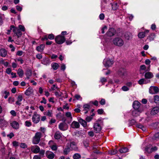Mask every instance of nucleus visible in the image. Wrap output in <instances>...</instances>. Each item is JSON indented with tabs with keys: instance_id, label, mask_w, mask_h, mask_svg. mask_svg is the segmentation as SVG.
I'll return each instance as SVG.
<instances>
[{
	"instance_id": "nucleus-1",
	"label": "nucleus",
	"mask_w": 159,
	"mask_h": 159,
	"mask_svg": "<svg viewBox=\"0 0 159 159\" xmlns=\"http://www.w3.org/2000/svg\"><path fill=\"white\" fill-rule=\"evenodd\" d=\"M42 134L40 132H36L33 139L32 143L34 144H37L39 143L40 138L42 137Z\"/></svg>"
},
{
	"instance_id": "nucleus-2",
	"label": "nucleus",
	"mask_w": 159,
	"mask_h": 159,
	"mask_svg": "<svg viewBox=\"0 0 159 159\" xmlns=\"http://www.w3.org/2000/svg\"><path fill=\"white\" fill-rule=\"evenodd\" d=\"M113 43L114 45L119 47L123 45L124 42L123 40L120 37H116L113 40Z\"/></svg>"
},
{
	"instance_id": "nucleus-3",
	"label": "nucleus",
	"mask_w": 159,
	"mask_h": 159,
	"mask_svg": "<svg viewBox=\"0 0 159 159\" xmlns=\"http://www.w3.org/2000/svg\"><path fill=\"white\" fill-rule=\"evenodd\" d=\"M141 104L137 101H134L133 104V107L135 110H138L139 112H142L143 110L140 107Z\"/></svg>"
},
{
	"instance_id": "nucleus-4",
	"label": "nucleus",
	"mask_w": 159,
	"mask_h": 159,
	"mask_svg": "<svg viewBox=\"0 0 159 159\" xmlns=\"http://www.w3.org/2000/svg\"><path fill=\"white\" fill-rule=\"evenodd\" d=\"M65 40V37L60 35L57 36L55 39V41L56 43L59 44H61L64 43Z\"/></svg>"
},
{
	"instance_id": "nucleus-5",
	"label": "nucleus",
	"mask_w": 159,
	"mask_h": 159,
	"mask_svg": "<svg viewBox=\"0 0 159 159\" xmlns=\"http://www.w3.org/2000/svg\"><path fill=\"white\" fill-rule=\"evenodd\" d=\"M113 63V61L108 58L104 59L103 61V64L106 67H109L111 66Z\"/></svg>"
},
{
	"instance_id": "nucleus-6",
	"label": "nucleus",
	"mask_w": 159,
	"mask_h": 159,
	"mask_svg": "<svg viewBox=\"0 0 159 159\" xmlns=\"http://www.w3.org/2000/svg\"><path fill=\"white\" fill-rule=\"evenodd\" d=\"M40 119V116L36 113H34L32 118L33 122L35 124H37L39 122Z\"/></svg>"
},
{
	"instance_id": "nucleus-7",
	"label": "nucleus",
	"mask_w": 159,
	"mask_h": 159,
	"mask_svg": "<svg viewBox=\"0 0 159 159\" xmlns=\"http://www.w3.org/2000/svg\"><path fill=\"white\" fill-rule=\"evenodd\" d=\"M93 129L96 133H98L101 131L102 128L100 124L99 123L96 122L94 124Z\"/></svg>"
},
{
	"instance_id": "nucleus-8",
	"label": "nucleus",
	"mask_w": 159,
	"mask_h": 159,
	"mask_svg": "<svg viewBox=\"0 0 159 159\" xmlns=\"http://www.w3.org/2000/svg\"><path fill=\"white\" fill-rule=\"evenodd\" d=\"M116 30L113 28H110L106 33L107 36L109 37H111L114 36L116 33Z\"/></svg>"
},
{
	"instance_id": "nucleus-9",
	"label": "nucleus",
	"mask_w": 159,
	"mask_h": 159,
	"mask_svg": "<svg viewBox=\"0 0 159 159\" xmlns=\"http://www.w3.org/2000/svg\"><path fill=\"white\" fill-rule=\"evenodd\" d=\"M68 128V125L65 122L61 123L59 125V128L61 131H65L67 130Z\"/></svg>"
},
{
	"instance_id": "nucleus-10",
	"label": "nucleus",
	"mask_w": 159,
	"mask_h": 159,
	"mask_svg": "<svg viewBox=\"0 0 159 159\" xmlns=\"http://www.w3.org/2000/svg\"><path fill=\"white\" fill-rule=\"evenodd\" d=\"M159 90L157 86L151 87L149 89V92L150 93L153 94L157 93Z\"/></svg>"
},
{
	"instance_id": "nucleus-11",
	"label": "nucleus",
	"mask_w": 159,
	"mask_h": 159,
	"mask_svg": "<svg viewBox=\"0 0 159 159\" xmlns=\"http://www.w3.org/2000/svg\"><path fill=\"white\" fill-rule=\"evenodd\" d=\"M40 150V148L37 145L32 146L31 147V151L34 153H38Z\"/></svg>"
},
{
	"instance_id": "nucleus-12",
	"label": "nucleus",
	"mask_w": 159,
	"mask_h": 159,
	"mask_svg": "<svg viewBox=\"0 0 159 159\" xmlns=\"http://www.w3.org/2000/svg\"><path fill=\"white\" fill-rule=\"evenodd\" d=\"M13 32L16 34L18 38L20 37L22 35V33L20 30H19L17 27L15 28L14 29L12 30Z\"/></svg>"
},
{
	"instance_id": "nucleus-13",
	"label": "nucleus",
	"mask_w": 159,
	"mask_h": 159,
	"mask_svg": "<svg viewBox=\"0 0 159 159\" xmlns=\"http://www.w3.org/2000/svg\"><path fill=\"white\" fill-rule=\"evenodd\" d=\"M46 157L49 159H53L55 157V154L52 152L50 151H47L46 152Z\"/></svg>"
},
{
	"instance_id": "nucleus-14",
	"label": "nucleus",
	"mask_w": 159,
	"mask_h": 159,
	"mask_svg": "<svg viewBox=\"0 0 159 159\" xmlns=\"http://www.w3.org/2000/svg\"><path fill=\"white\" fill-rule=\"evenodd\" d=\"M54 35L52 34H49L48 36L47 35H45L43 37L42 39V41L44 40H47L48 39H49L51 40L53 39H54Z\"/></svg>"
},
{
	"instance_id": "nucleus-15",
	"label": "nucleus",
	"mask_w": 159,
	"mask_h": 159,
	"mask_svg": "<svg viewBox=\"0 0 159 159\" xmlns=\"http://www.w3.org/2000/svg\"><path fill=\"white\" fill-rule=\"evenodd\" d=\"M71 127L73 129H77L80 127V125L79 122L74 121L70 125Z\"/></svg>"
},
{
	"instance_id": "nucleus-16",
	"label": "nucleus",
	"mask_w": 159,
	"mask_h": 159,
	"mask_svg": "<svg viewBox=\"0 0 159 159\" xmlns=\"http://www.w3.org/2000/svg\"><path fill=\"white\" fill-rule=\"evenodd\" d=\"M23 98L22 95L19 94L18 96L17 99V100L16 102V104L17 105L20 106L21 103V102L22 101Z\"/></svg>"
},
{
	"instance_id": "nucleus-17",
	"label": "nucleus",
	"mask_w": 159,
	"mask_h": 159,
	"mask_svg": "<svg viewBox=\"0 0 159 159\" xmlns=\"http://www.w3.org/2000/svg\"><path fill=\"white\" fill-rule=\"evenodd\" d=\"M7 51L4 48L0 49V56L2 57H5L7 55Z\"/></svg>"
},
{
	"instance_id": "nucleus-18",
	"label": "nucleus",
	"mask_w": 159,
	"mask_h": 159,
	"mask_svg": "<svg viewBox=\"0 0 159 159\" xmlns=\"http://www.w3.org/2000/svg\"><path fill=\"white\" fill-rule=\"evenodd\" d=\"M42 63L46 65H49L50 63V61L48 58L45 57L41 61Z\"/></svg>"
},
{
	"instance_id": "nucleus-19",
	"label": "nucleus",
	"mask_w": 159,
	"mask_h": 159,
	"mask_svg": "<svg viewBox=\"0 0 159 159\" xmlns=\"http://www.w3.org/2000/svg\"><path fill=\"white\" fill-rule=\"evenodd\" d=\"M79 122L84 127H85L87 126V121L81 118H80L78 119Z\"/></svg>"
},
{
	"instance_id": "nucleus-20",
	"label": "nucleus",
	"mask_w": 159,
	"mask_h": 159,
	"mask_svg": "<svg viewBox=\"0 0 159 159\" xmlns=\"http://www.w3.org/2000/svg\"><path fill=\"white\" fill-rule=\"evenodd\" d=\"M12 127L15 129H18L19 128V123L16 121H13L11 124Z\"/></svg>"
},
{
	"instance_id": "nucleus-21",
	"label": "nucleus",
	"mask_w": 159,
	"mask_h": 159,
	"mask_svg": "<svg viewBox=\"0 0 159 159\" xmlns=\"http://www.w3.org/2000/svg\"><path fill=\"white\" fill-rule=\"evenodd\" d=\"M62 134L59 131H57L55 134L54 137L56 139H59L61 137Z\"/></svg>"
},
{
	"instance_id": "nucleus-22",
	"label": "nucleus",
	"mask_w": 159,
	"mask_h": 159,
	"mask_svg": "<svg viewBox=\"0 0 159 159\" xmlns=\"http://www.w3.org/2000/svg\"><path fill=\"white\" fill-rule=\"evenodd\" d=\"M144 76L146 78L149 79L152 78L153 75L152 73L149 72L145 73Z\"/></svg>"
},
{
	"instance_id": "nucleus-23",
	"label": "nucleus",
	"mask_w": 159,
	"mask_h": 159,
	"mask_svg": "<svg viewBox=\"0 0 159 159\" xmlns=\"http://www.w3.org/2000/svg\"><path fill=\"white\" fill-rule=\"evenodd\" d=\"M17 74L20 77L22 78L24 74V71L21 69L19 68L17 70Z\"/></svg>"
},
{
	"instance_id": "nucleus-24",
	"label": "nucleus",
	"mask_w": 159,
	"mask_h": 159,
	"mask_svg": "<svg viewBox=\"0 0 159 159\" xmlns=\"http://www.w3.org/2000/svg\"><path fill=\"white\" fill-rule=\"evenodd\" d=\"M33 92L32 89L30 88H29L26 90L25 94L27 96H29Z\"/></svg>"
},
{
	"instance_id": "nucleus-25",
	"label": "nucleus",
	"mask_w": 159,
	"mask_h": 159,
	"mask_svg": "<svg viewBox=\"0 0 159 159\" xmlns=\"http://www.w3.org/2000/svg\"><path fill=\"white\" fill-rule=\"evenodd\" d=\"M7 122L1 118H0V125L1 126H7Z\"/></svg>"
},
{
	"instance_id": "nucleus-26",
	"label": "nucleus",
	"mask_w": 159,
	"mask_h": 159,
	"mask_svg": "<svg viewBox=\"0 0 159 159\" xmlns=\"http://www.w3.org/2000/svg\"><path fill=\"white\" fill-rule=\"evenodd\" d=\"M45 48V45L42 44L36 48V50L39 52L43 51Z\"/></svg>"
},
{
	"instance_id": "nucleus-27",
	"label": "nucleus",
	"mask_w": 159,
	"mask_h": 159,
	"mask_svg": "<svg viewBox=\"0 0 159 159\" xmlns=\"http://www.w3.org/2000/svg\"><path fill=\"white\" fill-rule=\"evenodd\" d=\"M51 66L53 70H56L58 69L59 65L57 63L53 62L51 64Z\"/></svg>"
},
{
	"instance_id": "nucleus-28",
	"label": "nucleus",
	"mask_w": 159,
	"mask_h": 159,
	"mask_svg": "<svg viewBox=\"0 0 159 159\" xmlns=\"http://www.w3.org/2000/svg\"><path fill=\"white\" fill-rule=\"evenodd\" d=\"M158 111L157 108H153L151 111V115H154L157 114Z\"/></svg>"
},
{
	"instance_id": "nucleus-29",
	"label": "nucleus",
	"mask_w": 159,
	"mask_h": 159,
	"mask_svg": "<svg viewBox=\"0 0 159 159\" xmlns=\"http://www.w3.org/2000/svg\"><path fill=\"white\" fill-rule=\"evenodd\" d=\"M128 149L127 147H123L119 150V151L121 153H125L127 152Z\"/></svg>"
},
{
	"instance_id": "nucleus-30",
	"label": "nucleus",
	"mask_w": 159,
	"mask_h": 159,
	"mask_svg": "<svg viewBox=\"0 0 159 159\" xmlns=\"http://www.w3.org/2000/svg\"><path fill=\"white\" fill-rule=\"evenodd\" d=\"M44 115L48 117H52V111L51 110H48L47 112H45L44 113Z\"/></svg>"
},
{
	"instance_id": "nucleus-31",
	"label": "nucleus",
	"mask_w": 159,
	"mask_h": 159,
	"mask_svg": "<svg viewBox=\"0 0 159 159\" xmlns=\"http://www.w3.org/2000/svg\"><path fill=\"white\" fill-rule=\"evenodd\" d=\"M83 108H84L83 111H89L90 109V106L88 104H85L83 105Z\"/></svg>"
},
{
	"instance_id": "nucleus-32",
	"label": "nucleus",
	"mask_w": 159,
	"mask_h": 159,
	"mask_svg": "<svg viewBox=\"0 0 159 159\" xmlns=\"http://www.w3.org/2000/svg\"><path fill=\"white\" fill-rule=\"evenodd\" d=\"M141 112H139L138 110H135L132 112V114L133 116H137L139 115V114Z\"/></svg>"
},
{
	"instance_id": "nucleus-33",
	"label": "nucleus",
	"mask_w": 159,
	"mask_h": 159,
	"mask_svg": "<svg viewBox=\"0 0 159 159\" xmlns=\"http://www.w3.org/2000/svg\"><path fill=\"white\" fill-rule=\"evenodd\" d=\"M32 75L31 71L30 70H27L26 75L28 79H29L30 76Z\"/></svg>"
},
{
	"instance_id": "nucleus-34",
	"label": "nucleus",
	"mask_w": 159,
	"mask_h": 159,
	"mask_svg": "<svg viewBox=\"0 0 159 159\" xmlns=\"http://www.w3.org/2000/svg\"><path fill=\"white\" fill-rule=\"evenodd\" d=\"M138 36L139 38H143L145 36V32H139L138 34Z\"/></svg>"
},
{
	"instance_id": "nucleus-35",
	"label": "nucleus",
	"mask_w": 159,
	"mask_h": 159,
	"mask_svg": "<svg viewBox=\"0 0 159 159\" xmlns=\"http://www.w3.org/2000/svg\"><path fill=\"white\" fill-rule=\"evenodd\" d=\"M73 157L74 159H79L81 158V156L79 153H75Z\"/></svg>"
},
{
	"instance_id": "nucleus-36",
	"label": "nucleus",
	"mask_w": 159,
	"mask_h": 159,
	"mask_svg": "<svg viewBox=\"0 0 159 159\" xmlns=\"http://www.w3.org/2000/svg\"><path fill=\"white\" fill-rule=\"evenodd\" d=\"M70 149L69 148H65L63 150V153L65 155H67L70 151Z\"/></svg>"
},
{
	"instance_id": "nucleus-37",
	"label": "nucleus",
	"mask_w": 159,
	"mask_h": 159,
	"mask_svg": "<svg viewBox=\"0 0 159 159\" xmlns=\"http://www.w3.org/2000/svg\"><path fill=\"white\" fill-rule=\"evenodd\" d=\"M146 81V80L144 79H141L139 81L138 83L140 85L142 84H146L147 83L145 82Z\"/></svg>"
},
{
	"instance_id": "nucleus-38",
	"label": "nucleus",
	"mask_w": 159,
	"mask_h": 159,
	"mask_svg": "<svg viewBox=\"0 0 159 159\" xmlns=\"http://www.w3.org/2000/svg\"><path fill=\"white\" fill-rule=\"evenodd\" d=\"M117 151L116 150H113L111 151H108V153L110 155H115L117 153Z\"/></svg>"
},
{
	"instance_id": "nucleus-39",
	"label": "nucleus",
	"mask_w": 159,
	"mask_h": 159,
	"mask_svg": "<svg viewBox=\"0 0 159 159\" xmlns=\"http://www.w3.org/2000/svg\"><path fill=\"white\" fill-rule=\"evenodd\" d=\"M154 100L155 102L157 103L159 101V96L156 95L154 96Z\"/></svg>"
},
{
	"instance_id": "nucleus-40",
	"label": "nucleus",
	"mask_w": 159,
	"mask_h": 159,
	"mask_svg": "<svg viewBox=\"0 0 159 159\" xmlns=\"http://www.w3.org/2000/svg\"><path fill=\"white\" fill-rule=\"evenodd\" d=\"M155 37V35L154 34H152L150 36L148 37V39L150 40L151 41L154 39V38Z\"/></svg>"
},
{
	"instance_id": "nucleus-41",
	"label": "nucleus",
	"mask_w": 159,
	"mask_h": 159,
	"mask_svg": "<svg viewBox=\"0 0 159 159\" xmlns=\"http://www.w3.org/2000/svg\"><path fill=\"white\" fill-rule=\"evenodd\" d=\"M145 151L146 152H148V153H150L152 152L151 148L148 147H146L145 149Z\"/></svg>"
},
{
	"instance_id": "nucleus-42",
	"label": "nucleus",
	"mask_w": 159,
	"mask_h": 159,
	"mask_svg": "<svg viewBox=\"0 0 159 159\" xmlns=\"http://www.w3.org/2000/svg\"><path fill=\"white\" fill-rule=\"evenodd\" d=\"M25 124L26 126L27 127H30L31 126L32 124L31 123L28 121H26L25 122Z\"/></svg>"
},
{
	"instance_id": "nucleus-43",
	"label": "nucleus",
	"mask_w": 159,
	"mask_h": 159,
	"mask_svg": "<svg viewBox=\"0 0 159 159\" xmlns=\"http://www.w3.org/2000/svg\"><path fill=\"white\" fill-rule=\"evenodd\" d=\"M12 144L13 146L15 147H16L19 146L20 143L16 141H14L12 142Z\"/></svg>"
},
{
	"instance_id": "nucleus-44",
	"label": "nucleus",
	"mask_w": 159,
	"mask_h": 159,
	"mask_svg": "<svg viewBox=\"0 0 159 159\" xmlns=\"http://www.w3.org/2000/svg\"><path fill=\"white\" fill-rule=\"evenodd\" d=\"M18 27L19 29V30H21V31H23V32H24L25 31V28L23 26L20 25H19Z\"/></svg>"
},
{
	"instance_id": "nucleus-45",
	"label": "nucleus",
	"mask_w": 159,
	"mask_h": 159,
	"mask_svg": "<svg viewBox=\"0 0 159 159\" xmlns=\"http://www.w3.org/2000/svg\"><path fill=\"white\" fill-rule=\"evenodd\" d=\"M66 116L68 117H70L71 119L72 118L71 114L70 112H66Z\"/></svg>"
},
{
	"instance_id": "nucleus-46",
	"label": "nucleus",
	"mask_w": 159,
	"mask_h": 159,
	"mask_svg": "<svg viewBox=\"0 0 159 159\" xmlns=\"http://www.w3.org/2000/svg\"><path fill=\"white\" fill-rule=\"evenodd\" d=\"M93 119L92 117H91V116H87L86 119L85 120H86V121L88 122H89L91 120Z\"/></svg>"
},
{
	"instance_id": "nucleus-47",
	"label": "nucleus",
	"mask_w": 159,
	"mask_h": 159,
	"mask_svg": "<svg viewBox=\"0 0 159 159\" xmlns=\"http://www.w3.org/2000/svg\"><path fill=\"white\" fill-rule=\"evenodd\" d=\"M27 146L25 143H22L20 144V147L22 148H27Z\"/></svg>"
},
{
	"instance_id": "nucleus-48",
	"label": "nucleus",
	"mask_w": 159,
	"mask_h": 159,
	"mask_svg": "<svg viewBox=\"0 0 159 159\" xmlns=\"http://www.w3.org/2000/svg\"><path fill=\"white\" fill-rule=\"evenodd\" d=\"M99 103L102 105H104L106 103V102L105 99L102 98L99 102Z\"/></svg>"
},
{
	"instance_id": "nucleus-49",
	"label": "nucleus",
	"mask_w": 159,
	"mask_h": 159,
	"mask_svg": "<svg viewBox=\"0 0 159 159\" xmlns=\"http://www.w3.org/2000/svg\"><path fill=\"white\" fill-rule=\"evenodd\" d=\"M107 81V80L104 77H102L101 78L100 82L104 84V83Z\"/></svg>"
},
{
	"instance_id": "nucleus-50",
	"label": "nucleus",
	"mask_w": 159,
	"mask_h": 159,
	"mask_svg": "<svg viewBox=\"0 0 159 159\" xmlns=\"http://www.w3.org/2000/svg\"><path fill=\"white\" fill-rule=\"evenodd\" d=\"M124 91H127L129 90V89L126 86H124L121 88Z\"/></svg>"
},
{
	"instance_id": "nucleus-51",
	"label": "nucleus",
	"mask_w": 159,
	"mask_h": 159,
	"mask_svg": "<svg viewBox=\"0 0 159 159\" xmlns=\"http://www.w3.org/2000/svg\"><path fill=\"white\" fill-rule=\"evenodd\" d=\"M24 52L22 51H18L16 53V55L19 56H21L23 55Z\"/></svg>"
},
{
	"instance_id": "nucleus-52",
	"label": "nucleus",
	"mask_w": 159,
	"mask_h": 159,
	"mask_svg": "<svg viewBox=\"0 0 159 159\" xmlns=\"http://www.w3.org/2000/svg\"><path fill=\"white\" fill-rule=\"evenodd\" d=\"M52 149V150L55 151L57 149V147L56 145H53L51 147Z\"/></svg>"
},
{
	"instance_id": "nucleus-53",
	"label": "nucleus",
	"mask_w": 159,
	"mask_h": 159,
	"mask_svg": "<svg viewBox=\"0 0 159 159\" xmlns=\"http://www.w3.org/2000/svg\"><path fill=\"white\" fill-rule=\"evenodd\" d=\"M107 29V27L106 26H104L102 29V34L104 33L105 30H106Z\"/></svg>"
},
{
	"instance_id": "nucleus-54",
	"label": "nucleus",
	"mask_w": 159,
	"mask_h": 159,
	"mask_svg": "<svg viewBox=\"0 0 159 159\" xmlns=\"http://www.w3.org/2000/svg\"><path fill=\"white\" fill-rule=\"evenodd\" d=\"M110 4L112 6V9L113 10H116V9L117 8V7H117V5H116V4H115L114 5H113L112 3H110Z\"/></svg>"
},
{
	"instance_id": "nucleus-55",
	"label": "nucleus",
	"mask_w": 159,
	"mask_h": 159,
	"mask_svg": "<svg viewBox=\"0 0 159 159\" xmlns=\"http://www.w3.org/2000/svg\"><path fill=\"white\" fill-rule=\"evenodd\" d=\"M99 18L101 20H103L104 19L105 16L103 13L101 14L99 16Z\"/></svg>"
},
{
	"instance_id": "nucleus-56",
	"label": "nucleus",
	"mask_w": 159,
	"mask_h": 159,
	"mask_svg": "<svg viewBox=\"0 0 159 159\" xmlns=\"http://www.w3.org/2000/svg\"><path fill=\"white\" fill-rule=\"evenodd\" d=\"M97 111L98 114L101 115L103 113L104 111L102 109H98Z\"/></svg>"
},
{
	"instance_id": "nucleus-57",
	"label": "nucleus",
	"mask_w": 159,
	"mask_h": 159,
	"mask_svg": "<svg viewBox=\"0 0 159 159\" xmlns=\"http://www.w3.org/2000/svg\"><path fill=\"white\" fill-rule=\"evenodd\" d=\"M9 47L11 48V52H14L15 51V48L12 44H10L9 45Z\"/></svg>"
},
{
	"instance_id": "nucleus-58",
	"label": "nucleus",
	"mask_w": 159,
	"mask_h": 159,
	"mask_svg": "<svg viewBox=\"0 0 159 159\" xmlns=\"http://www.w3.org/2000/svg\"><path fill=\"white\" fill-rule=\"evenodd\" d=\"M4 93L5 94V95L4 97V98L6 99L7 98L8 96L9 95V93L6 91L4 92Z\"/></svg>"
},
{
	"instance_id": "nucleus-59",
	"label": "nucleus",
	"mask_w": 159,
	"mask_h": 159,
	"mask_svg": "<svg viewBox=\"0 0 159 159\" xmlns=\"http://www.w3.org/2000/svg\"><path fill=\"white\" fill-rule=\"evenodd\" d=\"M8 101L10 103H12L14 102V98L9 97L8 98Z\"/></svg>"
},
{
	"instance_id": "nucleus-60",
	"label": "nucleus",
	"mask_w": 159,
	"mask_h": 159,
	"mask_svg": "<svg viewBox=\"0 0 159 159\" xmlns=\"http://www.w3.org/2000/svg\"><path fill=\"white\" fill-rule=\"evenodd\" d=\"M14 136V134L12 132H11L10 134L7 135V136L10 139L12 138Z\"/></svg>"
},
{
	"instance_id": "nucleus-61",
	"label": "nucleus",
	"mask_w": 159,
	"mask_h": 159,
	"mask_svg": "<svg viewBox=\"0 0 159 159\" xmlns=\"http://www.w3.org/2000/svg\"><path fill=\"white\" fill-rule=\"evenodd\" d=\"M11 114L13 116H15L16 115V112L14 110H11L10 111Z\"/></svg>"
},
{
	"instance_id": "nucleus-62",
	"label": "nucleus",
	"mask_w": 159,
	"mask_h": 159,
	"mask_svg": "<svg viewBox=\"0 0 159 159\" xmlns=\"http://www.w3.org/2000/svg\"><path fill=\"white\" fill-rule=\"evenodd\" d=\"M16 9L19 11H21L22 10V7L20 6H16Z\"/></svg>"
},
{
	"instance_id": "nucleus-63",
	"label": "nucleus",
	"mask_w": 159,
	"mask_h": 159,
	"mask_svg": "<svg viewBox=\"0 0 159 159\" xmlns=\"http://www.w3.org/2000/svg\"><path fill=\"white\" fill-rule=\"evenodd\" d=\"M154 139H156L159 138V133L158 132L156 133L154 136Z\"/></svg>"
},
{
	"instance_id": "nucleus-64",
	"label": "nucleus",
	"mask_w": 159,
	"mask_h": 159,
	"mask_svg": "<svg viewBox=\"0 0 159 159\" xmlns=\"http://www.w3.org/2000/svg\"><path fill=\"white\" fill-rule=\"evenodd\" d=\"M33 159H41V158L40 155H35L34 156Z\"/></svg>"
}]
</instances>
